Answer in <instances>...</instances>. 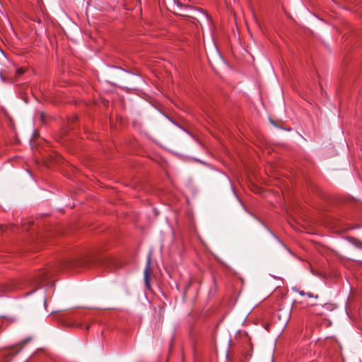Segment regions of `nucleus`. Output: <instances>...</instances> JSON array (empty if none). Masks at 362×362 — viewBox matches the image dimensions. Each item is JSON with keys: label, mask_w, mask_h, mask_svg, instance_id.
Instances as JSON below:
<instances>
[{"label": "nucleus", "mask_w": 362, "mask_h": 362, "mask_svg": "<svg viewBox=\"0 0 362 362\" xmlns=\"http://www.w3.org/2000/svg\"><path fill=\"white\" fill-rule=\"evenodd\" d=\"M23 72H24V71H23V69H21H21H17V71H16V74H17L18 75H21V74H23Z\"/></svg>", "instance_id": "5"}, {"label": "nucleus", "mask_w": 362, "mask_h": 362, "mask_svg": "<svg viewBox=\"0 0 362 362\" xmlns=\"http://www.w3.org/2000/svg\"><path fill=\"white\" fill-rule=\"evenodd\" d=\"M299 293L301 295V296H307L309 298H318V296L317 295H313L312 293H305L303 291H300Z\"/></svg>", "instance_id": "4"}, {"label": "nucleus", "mask_w": 362, "mask_h": 362, "mask_svg": "<svg viewBox=\"0 0 362 362\" xmlns=\"http://www.w3.org/2000/svg\"><path fill=\"white\" fill-rule=\"evenodd\" d=\"M11 288H6L4 290V291H5V292H8V291H11Z\"/></svg>", "instance_id": "6"}, {"label": "nucleus", "mask_w": 362, "mask_h": 362, "mask_svg": "<svg viewBox=\"0 0 362 362\" xmlns=\"http://www.w3.org/2000/svg\"><path fill=\"white\" fill-rule=\"evenodd\" d=\"M151 260H150V259H148V261H147L145 269H144V281H145L146 285L148 287H150L149 277H150V275H151Z\"/></svg>", "instance_id": "2"}, {"label": "nucleus", "mask_w": 362, "mask_h": 362, "mask_svg": "<svg viewBox=\"0 0 362 362\" xmlns=\"http://www.w3.org/2000/svg\"><path fill=\"white\" fill-rule=\"evenodd\" d=\"M46 275L47 272L45 270H42V272H40L38 276L39 279L37 280V282L40 283L42 281H44L46 279Z\"/></svg>", "instance_id": "3"}, {"label": "nucleus", "mask_w": 362, "mask_h": 362, "mask_svg": "<svg viewBox=\"0 0 362 362\" xmlns=\"http://www.w3.org/2000/svg\"><path fill=\"white\" fill-rule=\"evenodd\" d=\"M333 309L332 304L324 303L321 305H315L312 310H310V313L313 315L318 316L325 315L328 311H330Z\"/></svg>", "instance_id": "1"}]
</instances>
